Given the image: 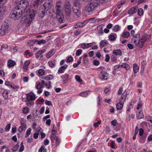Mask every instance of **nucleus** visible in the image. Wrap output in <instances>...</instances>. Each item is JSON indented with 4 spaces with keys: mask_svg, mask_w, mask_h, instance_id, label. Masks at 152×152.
<instances>
[{
    "mask_svg": "<svg viewBox=\"0 0 152 152\" xmlns=\"http://www.w3.org/2000/svg\"><path fill=\"white\" fill-rule=\"evenodd\" d=\"M28 2L26 0H21L18 4L10 15V18L14 20L19 19L23 15L25 17V13L29 10Z\"/></svg>",
    "mask_w": 152,
    "mask_h": 152,
    "instance_id": "nucleus-1",
    "label": "nucleus"
},
{
    "mask_svg": "<svg viewBox=\"0 0 152 152\" xmlns=\"http://www.w3.org/2000/svg\"><path fill=\"white\" fill-rule=\"evenodd\" d=\"M99 3V0H95L86 5L85 7V10L89 13L96 8Z\"/></svg>",
    "mask_w": 152,
    "mask_h": 152,
    "instance_id": "nucleus-2",
    "label": "nucleus"
},
{
    "mask_svg": "<svg viewBox=\"0 0 152 152\" xmlns=\"http://www.w3.org/2000/svg\"><path fill=\"white\" fill-rule=\"evenodd\" d=\"M82 5L81 3L79 1H77L74 2V6L72 7L73 12L75 14L77 17H80L81 15V12L80 10Z\"/></svg>",
    "mask_w": 152,
    "mask_h": 152,
    "instance_id": "nucleus-3",
    "label": "nucleus"
},
{
    "mask_svg": "<svg viewBox=\"0 0 152 152\" xmlns=\"http://www.w3.org/2000/svg\"><path fill=\"white\" fill-rule=\"evenodd\" d=\"M46 1L43 4V7L45 8V11H48L50 10L53 8V0H45Z\"/></svg>",
    "mask_w": 152,
    "mask_h": 152,
    "instance_id": "nucleus-4",
    "label": "nucleus"
},
{
    "mask_svg": "<svg viewBox=\"0 0 152 152\" xmlns=\"http://www.w3.org/2000/svg\"><path fill=\"white\" fill-rule=\"evenodd\" d=\"M37 13V12L34 10L33 9L28 10V12L27 13H25V15H27L29 14L30 18L31 19H34V17L35 15V14Z\"/></svg>",
    "mask_w": 152,
    "mask_h": 152,
    "instance_id": "nucleus-5",
    "label": "nucleus"
},
{
    "mask_svg": "<svg viewBox=\"0 0 152 152\" xmlns=\"http://www.w3.org/2000/svg\"><path fill=\"white\" fill-rule=\"evenodd\" d=\"M108 74L105 72H101L99 75V78L102 80H107L108 78Z\"/></svg>",
    "mask_w": 152,
    "mask_h": 152,
    "instance_id": "nucleus-6",
    "label": "nucleus"
},
{
    "mask_svg": "<svg viewBox=\"0 0 152 152\" xmlns=\"http://www.w3.org/2000/svg\"><path fill=\"white\" fill-rule=\"evenodd\" d=\"M58 13H58L57 12H56V18L60 23H63L64 22V16L61 12H59Z\"/></svg>",
    "mask_w": 152,
    "mask_h": 152,
    "instance_id": "nucleus-7",
    "label": "nucleus"
},
{
    "mask_svg": "<svg viewBox=\"0 0 152 152\" xmlns=\"http://www.w3.org/2000/svg\"><path fill=\"white\" fill-rule=\"evenodd\" d=\"M62 4V2L60 1L56 2V12H57V13H59L58 12H61V8Z\"/></svg>",
    "mask_w": 152,
    "mask_h": 152,
    "instance_id": "nucleus-8",
    "label": "nucleus"
},
{
    "mask_svg": "<svg viewBox=\"0 0 152 152\" xmlns=\"http://www.w3.org/2000/svg\"><path fill=\"white\" fill-rule=\"evenodd\" d=\"M72 7L69 2H67V17H70L71 15Z\"/></svg>",
    "mask_w": 152,
    "mask_h": 152,
    "instance_id": "nucleus-9",
    "label": "nucleus"
},
{
    "mask_svg": "<svg viewBox=\"0 0 152 152\" xmlns=\"http://www.w3.org/2000/svg\"><path fill=\"white\" fill-rule=\"evenodd\" d=\"M24 123H21V126L18 128V130L20 133H22L23 131H25L26 129V124Z\"/></svg>",
    "mask_w": 152,
    "mask_h": 152,
    "instance_id": "nucleus-10",
    "label": "nucleus"
},
{
    "mask_svg": "<svg viewBox=\"0 0 152 152\" xmlns=\"http://www.w3.org/2000/svg\"><path fill=\"white\" fill-rule=\"evenodd\" d=\"M137 7H134L130 9L128 11V13L130 14H133L137 11Z\"/></svg>",
    "mask_w": 152,
    "mask_h": 152,
    "instance_id": "nucleus-11",
    "label": "nucleus"
},
{
    "mask_svg": "<svg viewBox=\"0 0 152 152\" xmlns=\"http://www.w3.org/2000/svg\"><path fill=\"white\" fill-rule=\"evenodd\" d=\"M35 96L34 94H27V99L28 101L34 100L35 99Z\"/></svg>",
    "mask_w": 152,
    "mask_h": 152,
    "instance_id": "nucleus-12",
    "label": "nucleus"
},
{
    "mask_svg": "<svg viewBox=\"0 0 152 152\" xmlns=\"http://www.w3.org/2000/svg\"><path fill=\"white\" fill-rule=\"evenodd\" d=\"M6 10H7L5 7H2L0 8V19H1L2 18L4 12H6Z\"/></svg>",
    "mask_w": 152,
    "mask_h": 152,
    "instance_id": "nucleus-13",
    "label": "nucleus"
},
{
    "mask_svg": "<svg viewBox=\"0 0 152 152\" xmlns=\"http://www.w3.org/2000/svg\"><path fill=\"white\" fill-rule=\"evenodd\" d=\"M6 10H7L5 7H2L0 8V19H1L2 18L4 12H6Z\"/></svg>",
    "mask_w": 152,
    "mask_h": 152,
    "instance_id": "nucleus-14",
    "label": "nucleus"
},
{
    "mask_svg": "<svg viewBox=\"0 0 152 152\" xmlns=\"http://www.w3.org/2000/svg\"><path fill=\"white\" fill-rule=\"evenodd\" d=\"M16 62L11 60H9L8 61L7 65L8 67H10L14 66L16 64Z\"/></svg>",
    "mask_w": 152,
    "mask_h": 152,
    "instance_id": "nucleus-15",
    "label": "nucleus"
},
{
    "mask_svg": "<svg viewBox=\"0 0 152 152\" xmlns=\"http://www.w3.org/2000/svg\"><path fill=\"white\" fill-rule=\"evenodd\" d=\"M113 52V53L116 56L121 55H122V52L120 49L114 50Z\"/></svg>",
    "mask_w": 152,
    "mask_h": 152,
    "instance_id": "nucleus-16",
    "label": "nucleus"
},
{
    "mask_svg": "<svg viewBox=\"0 0 152 152\" xmlns=\"http://www.w3.org/2000/svg\"><path fill=\"white\" fill-rule=\"evenodd\" d=\"M9 28V24L7 22H4L1 26V28H3L4 30L7 31V29H8V28Z\"/></svg>",
    "mask_w": 152,
    "mask_h": 152,
    "instance_id": "nucleus-17",
    "label": "nucleus"
},
{
    "mask_svg": "<svg viewBox=\"0 0 152 152\" xmlns=\"http://www.w3.org/2000/svg\"><path fill=\"white\" fill-rule=\"evenodd\" d=\"M137 118L138 119H140L143 118L144 117L142 112L140 111L138 112L137 114Z\"/></svg>",
    "mask_w": 152,
    "mask_h": 152,
    "instance_id": "nucleus-18",
    "label": "nucleus"
},
{
    "mask_svg": "<svg viewBox=\"0 0 152 152\" xmlns=\"http://www.w3.org/2000/svg\"><path fill=\"white\" fill-rule=\"evenodd\" d=\"M53 76L52 75H47L44 78H43L45 79L46 80H49L53 78Z\"/></svg>",
    "mask_w": 152,
    "mask_h": 152,
    "instance_id": "nucleus-19",
    "label": "nucleus"
},
{
    "mask_svg": "<svg viewBox=\"0 0 152 152\" xmlns=\"http://www.w3.org/2000/svg\"><path fill=\"white\" fill-rule=\"evenodd\" d=\"M139 67L138 65L136 64H134L133 67V70L134 73H137Z\"/></svg>",
    "mask_w": 152,
    "mask_h": 152,
    "instance_id": "nucleus-20",
    "label": "nucleus"
},
{
    "mask_svg": "<svg viewBox=\"0 0 152 152\" xmlns=\"http://www.w3.org/2000/svg\"><path fill=\"white\" fill-rule=\"evenodd\" d=\"M90 92L89 91H87L83 92L80 94L81 96L82 97H86Z\"/></svg>",
    "mask_w": 152,
    "mask_h": 152,
    "instance_id": "nucleus-21",
    "label": "nucleus"
},
{
    "mask_svg": "<svg viewBox=\"0 0 152 152\" xmlns=\"http://www.w3.org/2000/svg\"><path fill=\"white\" fill-rule=\"evenodd\" d=\"M108 42L107 40H104L102 41L100 43V48H102L103 47L105 44H107Z\"/></svg>",
    "mask_w": 152,
    "mask_h": 152,
    "instance_id": "nucleus-22",
    "label": "nucleus"
},
{
    "mask_svg": "<svg viewBox=\"0 0 152 152\" xmlns=\"http://www.w3.org/2000/svg\"><path fill=\"white\" fill-rule=\"evenodd\" d=\"M47 11H45V8L44 9V10L42 9L39 10V13L41 15V16H42V17L44 16L46 13V12Z\"/></svg>",
    "mask_w": 152,
    "mask_h": 152,
    "instance_id": "nucleus-23",
    "label": "nucleus"
},
{
    "mask_svg": "<svg viewBox=\"0 0 152 152\" xmlns=\"http://www.w3.org/2000/svg\"><path fill=\"white\" fill-rule=\"evenodd\" d=\"M146 62L145 61H143L141 62V71H143L144 70V68L146 66Z\"/></svg>",
    "mask_w": 152,
    "mask_h": 152,
    "instance_id": "nucleus-24",
    "label": "nucleus"
},
{
    "mask_svg": "<svg viewBox=\"0 0 152 152\" xmlns=\"http://www.w3.org/2000/svg\"><path fill=\"white\" fill-rule=\"evenodd\" d=\"M66 69V67L64 66L61 67L58 71V73H61L63 72L64 70Z\"/></svg>",
    "mask_w": 152,
    "mask_h": 152,
    "instance_id": "nucleus-25",
    "label": "nucleus"
},
{
    "mask_svg": "<svg viewBox=\"0 0 152 152\" xmlns=\"http://www.w3.org/2000/svg\"><path fill=\"white\" fill-rule=\"evenodd\" d=\"M130 35V33L129 32L126 31L123 32L122 36L124 38H127L129 37Z\"/></svg>",
    "mask_w": 152,
    "mask_h": 152,
    "instance_id": "nucleus-26",
    "label": "nucleus"
},
{
    "mask_svg": "<svg viewBox=\"0 0 152 152\" xmlns=\"http://www.w3.org/2000/svg\"><path fill=\"white\" fill-rule=\"evenodd\" d=\"M3 96L5 99H8V91H7L4 92L3 93Z\"/></svg>",
    "mask_w": 152,
    "mask_h": 152,
    "instance_id": "nucleus-27",
    "label": "nucleus"
},
{
    "mask_svg": "<svg viewBox=\"0 0 152 152\" xmlns=\"http://www.w3.org/2000/svg\"><path fill=\"white\" fill-rule=\"evenodd\" d=\"M123 106V104L121 102H119L116 105V108L117 110H121Z\"/></svg>",
    "mask_w": 152,
    "mask_h": 152,
    "instance_id": "nucleus-28",
    "label": "nucleus"
},
{
    "mask_svg": "<svg viewBox=\"0 0 152 152\" xmlns=\"http://www.w3.org/2000/svg\"><path fill=\"white\" fill-rule=\"evenodd\" d=\"M19 146L18 143L13 147V148L11 149V150L13 152L16 151L19 148Z\"/></svg>",
    "mask_w": 152,
    "mask_h": 152,
    "instance_id": "nucleus-29",
    "label": "nucleus"
},
{
    "mask_svg": "<svg viewBox=\"0 0 152 152\" xmlns=\"http://www.w3.org/2000/svg\"><path fill=\"white\" fill-rule=\"evenodd\" d=\"M54 54L53 50H51L47 54V57L48 58H50Z\"/></svg>",
    "mask_w": 152,
    "mask_h": 152,
    "instance_id": "nucleus-30",
    "label": "nucleus"
},
{
    "mask_svg": "<svg viewBox=\"0 0 152 152\" xmlns=\"http://www.w3.org/2000/svg\"><path fill=\"white\" fill-rule=\"evenodd\" d=\"M6 31L1 28L0 29V35L3 36L5 34Z\"/></svg>",
    "mask_w": 152,
    "mask_h": 152,
    "instance_id": "nucleus-31",
    "label": "nucleus"
},
{
    "mask_svg": "<svg viewBox=\"0 0 152 152\" xmlns=\"http://www.w3.org/2000/svg\"><path fill=\"white\" fill-rule=\"evenodd\" d=\"M29 111V109L28 107H24L23 110V112L24 114L27 113Z\"/></svg>",
    "mask_w": 152,
    "mask_h": 152,
    "instance_id": "nucleus-32",
    "label": "nucleus"
},
{
    "mask_svg": "<svg viewBox=\"0 0 152 152\" xmlns=\"http://www.w3.org/2000/svg\"><path fill=\"white\" fill-rule=\"evenodd\" d=\"M138 14L139 16L142 15L143 13V9L141 8H139L138 10Z\"/></svg>",
    "mask_w": 152,
    "mask_h": 152,
    "instance_id": "nucleus-33",
    "label": "nucleus"
},
{
    "mask_svg": "<svg viewBox=\"0 0 152 152\" xmlns=\"http://www.w3.org/2000/svg\"><path fill=\"white\" fill-rule=\"evenodd\" d=\"M144 44V42L139 40L138 42V44H137V45H138V47L140 48H141L143 46Z\"/></svg>",
    "mask_w": 152,
    "mask_h": 152,
    "instance_id": "nucleus-34",
    "label": "nucleus"
},
{
    "mask_svg": "<svg viewBox=\"0 0 152 152\" xmlns=\"http://www.w3.org/2000/svg\"><path fill=\"white\" fill-rule=\"evenodd\" d=\"M121 66L125 68L126 70H128L129 69V65L126 64H123L121 65Z\"/></svg>",
    "mask_w": 152,
    "mask_h": 152,
    "instance_id": "nucleus-35",
    "label": "nucleus"
},
{
    "mask_svg": "<svg viewBox=\"0 0 152 152\" xmlns=\"http://www.w3.org/2000/svg\"><path fill=\"white\" fill-rule=\"evenodd\" d=\"M31 130V129L30 128H29L26 131V136H25V137L26 138L27 137L29 136V135L30 134Z\"/></svg>",
    "mask_w": 152,
    "mask_h": 152,
    "instance_id": "nucleus-36",
    "label": "nucleus"
},
{
    "mask_svg": "<svg viewBox=\"0 0 152 152\" xmlns=\"http://www.w3.org/2000/svg\"><path fill=\"white\" fill-rule=\"evenodd\" d=\"M45 147L44 146H42L39 151V152H47V150L45 148Z\"/></svg>",
    "mask_w": 152,
    "mask_h": 152,
    "instance_id": "nucleus-37",
    "label": "nucleus"
},
{
    "mask_svg": "<svg viewBox=\"0 0 152 152\" xmlns=\"http://www.w3.org/2000/svg\"><path fill=\"white\" fill-rule=\"evenodd\" d=\"M38 74L40 75H44L45 73V71L44 69H39L38 72Z\"/></svg>",
    "mask_w": 152,
    "mask_h": 152,
    "instance_id": "nucleus-38",
    "label": "nucleus"
},
{
    "mask_svg": "<svg viewBox=\"0 0 152 152\" xmlns=\"http://www.w3.org/2000/svg\"><path fill=\"white\" fill-rule=\"evenodd\" d=\"M75 79L76 80L79 82H81L82 80L80 78V77L78 75H76L75 76Z\"/></svg>",
    "mask_w": 152,
    "mask_h": 152,
    "instance_id": "nucleus-39",
    "label": "nucleus"
},
{
    "mask_svg": "<svg viewBox=\"0 0 152 152\" xmlns=\"http://www.w3.org/2000/svg\"><path fill=\"white\" fill-rule=\"evenodd\" d=\"M109 38L110 41H114L115 39V37L112 34L109 35Z\"/></svg>",
    "mask_w": 152,
    "mask_h": 152,
    "instance_id": "nucleus-40",
    "label": "nucleus"
},
{
    "mask_svg": "<svg viewBox=\"0 0 152 152\" xmlns=\"http://www.w3.org/2000/svg\"><path fill=\"white\" fill-rule=\"evenodd\" d=\"M82 52V50L81 49L78 50L76 51V56H78L80 55L81 54Z\"/></svg>",
    "mask_w": 152,
    "mask_h": 152,
    "instance_id": "nucleus-41",
    "label": "nucleus"
},
{
    "mask_svg": "<svg viewBox=\"0 0 152 152\" xmlns=\"http://www.w3.org/2000/svg\"><path fill=\"white\" fill-rule=\"evenodd\" d=\"M119 27L117 25L115 26L113 29V30L115 31H117L119 30Z\"/></svg>",
    "mask_w": 152,
    "mask_h": 152,
    "instance_id": "nucleus-42",
    "label": "nucleus"
},
{
    "mask_svg": "<svg viewBox=\"0 0 152 152\" xmlns=\"http://www.w3.org/2000/svg\"><path fill=\"white\" fill-rule=\"evenodd\" d=\"M73 60V57L71 56H70L67 58V62H72Z\"/></svg>",
    "mask_w": 152,
    "mask_h": 152,
    "instance_id": "nucleus-43",
    "label": "nucleus"
},
{
    "mask_svg": "<svg viewBox=\"0 0 152 152\" xmlns=\"http://www.w3.org/2000/svg\"><path fill=\"white\" fill-rule=\"evenodd\" d=\"M53 129L52 130V132H54L55 133H52V134L53 135H55L56 134V128L55 127V125L54 124L53 125Z\"/></svg>",
    "mask_w": 152,
    "mask_h": 152,
    "instance_id": "nucleus-44",
    "label": "nucleus"
},
{
    "mask_svg": "<svg viewBox=\"0 0 152 152\" xmlns=\"http://www.w3.org/2000/svg\"><path fill=\"white\" fill-rule=\"evenodd\" d=\"M40 0H35L34 2L33 5L34 6H37L38 5H39V2Z\"/></svg>",
    "mask_w": 152,
    "mask_h": 152,
    "instance_id": "nucleus-45",
    "label": "nucleus"
},
{
    "mask_svg": "<svg viewBox=\"0 0 152 152\" xmlns=\"http://www.w3.org/2000/svg\"><path fill=\"white\" fill-rule=\"evenodd\" d=\"M10 124H8L5 127V130L6 131H8L10 128Z\"/></svg>",
    "mask_w": 152,
    "mask_h": 152,
    "instance_id": "nucleus-46",
    "label": "nucleus"
},
{
    "mask_svg": "<svg viewBox=\"0 0 152 152\" xmlns=\"http://www.w3.org/2000/svg\"><path fill=\"white\" fill-rule=\"evenodd\" d=\"M100 64L99 61L96 60L93 61V64L95 66H98Z\"/></svg>",
    "mask_w": 152,
    "mask_h": 152,
    "instance_id": "nucleus-47",
    "label": "nucleus"
},
{
    "mask_svg": "<svg viewBox=\"0 0 152 152\" xmlns=\"http://www.w3.org/2000/svg\"><path fill=\"white\" fill-rule=\"evenodd\" d=\"M147 38L145 36H143L142 37L141 39V40L142 42H144L146 41Z\"/></svg>",
    "mask_w": 152,
    "mask_h": 152,
    "instance_id": "nucleus-48",
    "label": "nucleus"
},
{
    "mask_svg": "<svg viewBox=\"0 0 152 152\" xmlns=\"http://www.w3.org/2000/svg\"><path fill=\"white\" fill-rule=\"evenodd\" d=\"M101 123V121H99L95 123L94 124V126L95 127H96L98 126V125Z\"/></svg>",
    "mask_w": 152,
    "mask_h": 152,
    "instance_id": "nucleus-49",
    "label": "nucleus"
},
{
    "mask_svg": "<svg viewBox=\"0 0 152 152\" xmlns=\"http://www.w3.org/2000/svg\"><path fill=\"white\" fill-rule=\"evenodd\" d=\"M45 104L48 106H50V105H52L51 102L46 100L45 101Z\"/></svg>",
    "mask_w": 152,
    "mask_h": 152,
    "instance_id": "nucleus-50",
    "label": "nucleus"
},
{
    "mask_svg": "<svg viewBox=\"0 0 152 152\" xmlns=\"http://www.w3.org/2000/svg\"><path fill=\"white\" fill-rule=\"evenodd\" d=\"M36 87L37 89H39L42 88V86L41 84H40V83H39Z\"/></svg>",
    "mask_w": 152,
    "mask_h": 152,
    "instance_id": "nucleus-51",
    "label": "nucleus"
},
{
    "mask_svg": "<svg viewBox=\"0 0 152 152\" xmlns=\"http://www.w3.org/2000/svg\"><path fill=\"white\" fill-rule=\"evenodd\" d=\"M56 139V145H59V144L60 143V140L59 138L57 137H55Z\"/></svg>",
    "mask_w": 152,
    "mask_h": 152,
    "instance_id": "nucleus-52",
    "label": "nucleus"
},
{
    "mask_svg": "<svg viewBox=\"0 0 152 152\" xmlns=\"http://www.w3.org/2000/svg\"><path fill=\"white\" fill-rule=\"evenodd\" d=\"M102 25H100L99 26H98L97 27V29H99V28H100V29L99 31V32L100 33H103V31L102 28Z\"/></svg>",
    "mask_w": 152,
    "mask_h": 152,
    "instance_id": "nucleus-53",
    "label": "nucleus"
},
{
    "mask_svg": "<svg viewBox=\"0 0 152 152\" xmlns=\"http://www.w3.org/2000/svg\"><path fill=\"white\" fill-rule=\"evenodd\" d=\"M110 59V57L108 54H107L106 55V58L105 59V61L106 62H108L109 61Z\"/></svg>",
    "mask_w": 152,
    "mask_h": 152,
    "instance_id": "nucleus-54",
    "label": "nucleus"
},
{
    "mask_svg": "<svg viewBox=\"0 0 152 152\" xmlns=\"http://www.w3.org/2000/svg\"><path fill=\"white\" fill-rule=\"evenodd\" d=\"M45 42L46 41L45 40L42 39L38 41L37 43L38 44L40 45L41 43H45Z\"/></svg>",
    "mask_w": 152,
    "mask_h": 152,
    "instance_id": "nucleus-55",
    "label": "nucleus"
},
{
    "mask_svg": "<svg viewBox=\"0 0 152 152\" xmlns=\"http://www.w3.org/2000/svg\"><path fill=\"white\" fill-rule=\"evenodd\" d=\"M28 43L29 44V45H30L31 46H32L35 43V42H34V40H31L29 41Z\"/></svg>",
    "mask_w": 152,
    "mask_h": 152,
    "instance_id": "nucleus-56",
    "label": "nucleus"
},
{
    "mask_svg": "<svg viewBox=\"0 0 152 152\" xmlns=\"http://www.w3.org/2000/svg\"><path fill=\"white\" fill-rule=\"evenodd\" d=\"M115 145V143L114 141H112L110 143V147L113 149L115 148L114 145Z\"/></svg>",
    "mask_w": 152,
    "mask_h": 152,
    "instance_id": "nucleus-57",
    "label": "nucleus"
},
{
    "mask_svg": "<svg viewBox=\"0 0 152 152\" xmlns=\"http://www.w3.org/2000/svg\"><path fill=\"white\" fill-rule=\"evenodd\" d=\"M10 87L14 89H16V91H18V87L16 86H15L14 85H10Z\"/></svg>",
    "mask_w": 152,
    "mask_h": 152,
    "instance_id": "nucleus-58",
    "label": "nucleus"
},
{
    "mask_svg": "<svg viewBox=\"0 0 152 152\" xmlns=\"http://www.w3.org/2000/svg\"><path fill=\"white\" fill-rule=\"evenodd\" d=\"M48 64L49 66L51 67H53L54 66L55 64H54L53 62L51 61H50L48 62Z\"/></svg>",
    "mask_w": 152,
    "mask_h": 152,
    "instance_id": "nucleus-59",
    "label": "nucleus"
},
{
    "mask_svg": "<svg viewBox=\"0 0 152 152\" xmlns=\"http://www.w3.org/2000/svg\"><path fill=\"white\" fill-rule=\"evenodd\" d=\"M81 48L83 49L87 48L86 44L85 43L83 44L80 45Z\"/></svg>",
    "mask_w": 152,
    "mask_h": 152,
    "instance_id": "nucleus-60",
    "label": "nucleus"
},
{
    "mask_svg": "<svg viewBox=\"0 0 152 152\" xmlns=\"http://www.w3.org/2000/svg\"><path fill=\"white\" fill-rule=\"evenodd\" d=\"M123 91V88L122 87L120 88L119 90L118 91V94L119 95H120L122 93V91Z\"/></svg>",
    "mask_w": 152,
    "mask_h": 152,
    "instance_id": "nucleus-61",
    "label": "nucleus"
},
{
    "mask_svg": "<svg viewBox=\"0 0 152 152\" xmlns=\"http://www.w3.org/2000/svg\"><path fill=\"white\" fill-rule=\"evenodd\" d=\"M144 132V130L142 129H140V130L139 134L140 136H142Z\"/></svg>",
    "mask_w": 152,
    "mask_h": 152,
    "instance_id": "nucleus-62",
    "label": "nucleus"
},
{
    "mask_svg": "<svg viewBox=\"0 0 152 152\" xmlns=\"http://www.w3.org/2000/svg\"><path fill=\"white\" fill-rule=\"evenodd\" d=\"M126 1H124L123 2H121L117 5V7L118 9H120L121 7V6L124 4H125Z\"/></svg>",
    "mask_w": 152,
    "mask_h": 152,
    "instance_id": "nucleus-63",
    "label": "nucleus"
},
{
    "mask_svg": "<svg viewBox=\"0 0 152 152\" xmlns=\"http://www.w3.org/2000/svg\"><path fill=\"white\" fill-rule=\"evenodd\" d=\"M117 121L116 120H114L111 121V124L113 126H115L116 125Z\"/></svg>",
    "mask_w": 152,
    "mask_h": 152,
    "instance_id": "nucleus-64",
    "label": "nucleus"
}]
</instances>
